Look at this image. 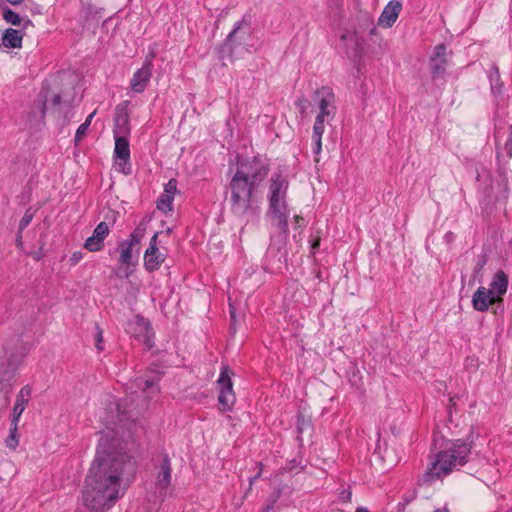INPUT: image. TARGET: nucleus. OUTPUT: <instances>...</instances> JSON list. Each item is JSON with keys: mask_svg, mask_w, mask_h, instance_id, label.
Segmentation results:
<instances>
[{"mask_svg": "<svg viewBox=\"0 0 512 512\" xmlns=\"http://www.w3.org/2000/svg\"><path fill=\"white\" fill-rule=\"evenodd\" d=\"M50 90L49 88H46V87H42L38 97H39V111H40V114H41V118L44 119L45 118V114H46V103L48 101V94H49Z\"/></svg>", "mask_w": 512, "mask_h": 512, "instance_id": "28", "label": "nucleus"}, {"mask_svg": "<svg viewBox=\"0 0 512 512\" xmlns=\"http://www.w3.org/2000/svg\"><path fill=\"white\" fill-rule=\"evenodd\" d=\"M157 382L138 377L133 386L140 389L141 394H132L107 405L104 421L113 435L106 433L101 436L82 493L85 506L92 512H105L123 495L124 477L134 472L135 464L121 441L131 437L132 427L148 408L147 399L159 392Z\"/></svg>", "mask_w": 512, "mask_h": 512, "instance_id": "1", "label": "nucleus"}, {"mask_svg": "<svg viewBox=\"0 0 512 512\" xmlns=\"http://www.w3.org/2000/svg\"><path fill=\"white\" fill-rule=\"evenodd\" d=\"M446 46L444 44H439L434 48V54L431 57L430 61L434 62L440 59H446Z\"/></svg>", "mask_w": 512, "mask_h": 512, "instance_id": "29", "label": "nucleus"}, {"mask_svg": "<svg viewBox=\"0 0 512 512\" xmlns=\"http://www.w3.org/2000/svg\"><path fill=\"white\" fill-rule=\"evenodd\" d=\"M260 476H261V470L255 476L250 478V487L252 486L253 482H255L256 479H258Z\"/></svg>", "mask_w": 512, "mask_h": 512, "instance_id": "45", "label": "nucleus"}, {"mask_svg": "<svg viewBox=\"0 0 512 512\" xmlns=\"http://www.w3.org/2000/svg\"><path fill=\"white\" fill-rule=\"evenodd\" d=\"M434 512H450L448 509H436Z\"/></svg>", "mask_w": 512, "mask_h": 512, "instance_id": "51", "label": "nucleus"}, {"mask_svg": "<svg viewBox=\"0 0 512 512\" xmlns=\"http://www.w3.org/2000/svg\"><path fill=\"white\" fill-rule=\"evenodd\" d=\"M130 134V121L128 112L124 108H117L114 120V136H128Z\"/></svg>", "mask_w": 512, "mask_h": 512, "instance_id": "14", "label": "nucleus"}, {"mask_svg": "<svg viewBox=\"0 0 512 512\" xmlns=\"http://www.w3.org/2000/svg\"><path fill=\"white\" fill-rule=\"evenodd\" d=\"M508 287V277L504 271L499 270L493 277L492 282L490 283V288L488 289L491 294L497 298V301L501 296L504 295L507 291Z\"/></svg>", "mask_w": 512, "mask_h": 512, "instance_id": "15", "label": "nucleus"}, {"mask_svg": "<svg viewBox=\"0 0 512 512\" xmlns=\"http://www.w3.org/2000/svg\"><path fill=\"white\" fill-rule=\"evenodd\" d=\"M83 258V253L81 251H76L72 254L69 259L71 265H76Z\"/></svg>", "mask_w": 512, "mask_h": 512, "instance_id": "36", "label": "nucleus"}, {"mask_svg": "<svg viewBox=\"0 0 512 512\" xmlns=\"http://www.w3.org/2000/svg\"><path fill=\"white\" fill-rule=\"evenodd\" d=\"M173 197L169 194H163L157 201V208L164 213L172 210Z\"/></svg>", "mask_w": 512, "mask_h": 512, "instance_id": "27", "label": "nucleus"}, {"mask_svg": "<svg viewBox=\"0 0 512 512\" xmlns=\"http://www.w3.org/2000/svg\"><path fill=\"white\" fill-rule=\"evenodd\" d=\"M294 219H295V222H296V224H297L298 226H302V225H303V223H304V219H303L301 216H298V215H297V216H295V218H294Z\"/></svg>", "mask_w": 512, "mask_h": 512, "instance_id": "44", "label": "nucleus"}, {"mask_svg": "<svg viewBox=\"0 0 512 512\" xmlns=\"http://www.w3.org/2000/svg\"><path fill=\"white\" fill-rule=\"evenodd\" d=\"M156 468L155 486L159 494L165 496L172 479L171 462L167 454L163 456L161 463Z\"/></svg>", "mask_w": 512, "mask_h": 512, "instance_id": "8", "label": "nucleus"}, {"mask_svg": "<svg viewBox=\"0 0 512 512\" xmlns=\"http://www.w3.org/2000/svg\"><path fill=\"white\" fill-rule=\"evenodd\" d=\"M24 33L21 30L8 28L4 31L2 36V44L6 48H20Z\"/></svg>", "mask_w": 512, "mask_h": 512, "instance_id": "18", "label": "nucleus"}, {"mask_svg": "<svg viewBox=\"0 0 512 512\" xmlns=\"http://www.w3.org/2000/svg\"><path fill=\"white\" fill-rule=\"evenodd\" d=\"M163 261L164 256L158 251L146 250L144 255V267L147 271L152 272L158 270Z\"/></svg>", "mask_w": 512, "mask_h": 512, "instance_id": "21", "label": "nucleus"}, {"mask_svg": "<svg viewBox=\"0 0 512 512\" xmlns=\"http://www.w3.org/2000/svg\"><path fill=\"white\" fill-rule=\"evenodd\" d=\"M355 512H369V510L365 507H358Z\"/></svg>", "mask_w": 512, "mask_h": 512, "instance_id": "49", "label": "nucleus"}, {"mask_svg": "<svg viewBox=\"0 0 512 512\" xmlns=\"http://www.w3.org/2000/svg\"><path fill=\"white\" fill-rule=\"evenodd\" d=\"M324 120H321V119H315V123H314V126H313V135H312V139H313V152L314 154L316 155H319L321 150H322V135L325 131V124H324Z\"/></svg>", "mask_w": 512, "mask_h": 512, "instance_id": "22", "label": "nucleus"}, {"mask_svg": "<svg viewBox=\"0 0 512 512\" xmlns=\"http://www.w3.org/2000/svg\"><path fill=\"white\" fill-rule=\"evenodd\" d=\"M230 317H231V322L234 325L236 322V315H235V311L231 305H230Z\"/></svg>", "mask_w": 512, "mask_h": 512, "instance_id": "42", "label": "nucleus"}, {"mask_svg": "<svg viewBox=\"0 0 512 512\" xmlns=\"http://www.w3.org/2000/svg\"><path fill=\"white\" fill-rule=\"evenodd\" d=\"M165 194H169L172 197L177 192V181L175 179H170L164 188Z\"/></svg>", "mask_w": 512, "mask_h": 512, "instance_id": "32", "label": "nucleus"}, {"mask_svg": "<svg viewBox=\"0 0 512 512\" xmlns=\"http://www.w3.org/2000/svg\"><path fill=\"white\" fill-rule=\"evenodd\" d=\"M278 214V218H279V225L281 227V229L286 232L287 231V227H288V223H287V219L286 217L280 212V213H277Z\"/></svg>", "mask_w": 512, "mask_h": 512, "instance_id": "37", "label": "nucleus"}, {"mask_svg": "<svg viewBox=\"0 0 512 512\" xmlns=\"http://www.w3.org/2000/svg\"><path fill=\"white\" fill-rule=\"evenodd\" d=\"M31 393H32L31 387H29L28 385L24 386L18 393L15 403L26 408L28 401L31 397Z\"/></svg>", "mask_w": 512, "mask_h": 512, "instance_id": "26", "label": "nucleus"}, {"mask_svg": "<svg viewBox=\"0 0 512 512\" xmlns=\"http://www.w3.org/2000/svg\"><path fill=\"white\" fill-rule=\"evenodd\" d=\"M279 498V494H277L274 499L272 500V502L268 505H266L261 512H273L274 510V504L275 502L278 500Z\"/></svg>", "mask_w": 512, "mask_h": 512, "instance_id": "39", "label": "nucleus"}, {"mask_svg": "<svg viewBox=\"0 0 512 512\" xmlns=\"http://www.w3.org/2000/svg\"><path fill=\"white\" fill-rule=\"evenodd\" d=\"M109 226L106 222H100L94 229L92 236L88 237L84 247L91 252H97L102 249L104 240L109 234Z\"/></svg>", "mask_w": 512, "mask_h": 512, "instance_id": "10", "label": "nucleus"}, {"mask_svg": "<svg viewBox=\"0 0 512 512\" xmlns=\"http://www.w3.org/2000/svg\"><path fill=\"white\" fill-rule=\"evenodd\" d=\"M6 1L13 6L19 5L23 2V0H6Z\"/></svg>", "mask_w": 512, "mask_h": 512, "instance_id": "48", "label": "nucleus"}, {"mask_svg": "<svg viewBox=\"0 0 512 512\" xmlns=\"http://www.w3.org/2000/svg\"><path fill=\"white\" fill-rule=\"evenodd\" d=\"M240 25H237L227 36L225 42L221 47V52L227 53L230 57L233 56L235 48L241 44L240 37H238Z\"/></svg>", "mask_w": 512, "mask_h": 512, "instance_id": "20", "label": "nucleus"}, {"mask_svg": "<svg viewBox=\"0 0 512 512\" xmlns=\"http://www.w3.org/2000/svg\"><path fill=\"white\" fill-rule=\"evenodd\" d=\"M25 407L18 405L15 403L12 413V419H11V428L9 436L6 438L5 443L6 446L10 449H16V447L19 444L17 430H18V421L24 412Z\"/></svg>", "mask_w": 512, "mask_h": 512, "instance_id": "13", "label": "nucleus"}, {"mask_svg": "<svg viewBox=\"0 0 512 512\" xmlns=\"http://www.w3.org/2000/svg\"><path fill=\"white\" fill-rule=\"evenodd\" d=\"M497 302L491 292L485 287H479L473 294L472 305L476 311L485 312L488 310L489 305Z\"/></svg>", "mask_w": 512, "mask_h": 512, "instance_id": "12", "label": "nucleus"}, {"mask_svg": "<svg viewBox=\"0 0 512 512\" xmlns=\"http://www.w3.org/2000/svg\"><path fill=\"white\" fill-rule=\"evenodd\" d=\"M504 149H505L506 155L509 158H512V123H511V126L509 128V135H508V138H507V140L505 142Z\"/></svg>", "mask_w": 512, "mask_h": 512, "instance_id": "34", "label": "nucleus"}, {"mask_svg": "<svg viewBox=\"0 0 512 512\" xmlns=\"http://www.w3.org/2000/svg\"><path fill=\"white\" fill-rule=\"evenodd\" d=\"M68 120H67V116H64V123H67Z\"/></svg>", "mask_w": 512, "mask_h": 512, "instance_id": "53", "label": "nucleus"}, {"mask_svg": "<svg viewBox=\"0 0 512 512\" xmlns=\"http://www.w3.org/2000/svg\"><path fill=\"white\" fill-rule=\"evenodd\" d=\"M146 232V227L143 223L139 224L134 231L130 234L129 239L123 242L131 243V246H135L140 243Z\"/></svg>", "mask_w": 512, "mask_h": 512, "instance_id": "23", "label": "nucleus"}, {"mask_svg": "<svg viewBox=\"0 0 512 512\" xmlns=\"http://www.w3.org/2000/svg\"><path fill=\"white\" fill-rule=\"evenodd\" d=\"M103 341V331L101 328L96 325V348L98 351H102L103 347L101 346V343Z\"/></svg>", "mask_w": 512, "mask_h": 512, "instance_id": "35", "label": "nucleus"}, {"mask_svg": "<svg viewBox=\"0 0 512 512\" xmlns=\"http://www.w3.org/2000/svg\"><path fill=\"white\" fill-rule=\"evenodd\" d=\"M471 444L464 440H456L452 446L440 451L434 462L423 475L424 482H432L442 474L450 473L457 466H463L468 461Z\"/></svg>", "mask_w": 512, "mask_h": 512, "instance_id": "3", "label": "nucleus"}, {"mask_svg": "<svg viewBox=\"0 0 512 512\" xmlns=\"http://www.w3.org/2000/svg\"><path fill=\"white\" fill-rule=\"evenodd\" d=\"M132 248H133V246H131V243L122 241L119 244V250H120L119 262L123 265H126V268L123 270V273H121L120 271L117 272V275L119 277L128 278L132 273V271L129 270V265L132 262Z\"/></svg>", "mask_w": 512, "mask_h": 512, "instance_id": "16", "label": "nucleus"}, {"mask_svg": "<svg viewBox=\"0 0 512 512\" xmlns=\"http://www.w3.org/2000/svg\"><path fill=\"white\" fill-rule=\"evenodd\" d=\"M268 166L259 157L237 163L236 172L229 183V203L234 215L242 217L254 213V193L265 180Z\"/></svg>", "mask_w": 512, "mask_h": 512, "instance_id": "2", "label": "nucleus"}, {"mask_svg": "<svg viewBox=\"0 0 512 512\" xmlns=\"http://www.w3.org/2000/svg\"><path fill=\"white\" fill-rule=\"evenodd\" d=\"M313 99L317 101L319 108H335L334 93L330 87L323 86L317 89Z\"/></svg>", "mask_w": 512, "mask_h": 512, "instance_id": "17", "label": "nucleus"}, {"mask_svg": "<svg viewBox=\"0 0 512 512\" xmlns=\"http://www.w3.org/2000/svg\"><path fill=\"white\" fill-rule=\"evenodd\" d=\"M2 16L6 22H8L14 26H19L22 22V19L19 16V14L14 12L12 9H10L8 7H5L3 9Z\"/></svg>", "mask_w": 512, "mask_h": 512, "instance_id": "25", "label": "nucleus"}, {"mask_svg": "<svg viewBox=\"0 0 512 512\" xmlns=\"http://www.w3.org/2000/svg\"><path fill=\"white\" fill-rule=\"evenodd\" d=\"M158 232H156L150 240V244L147 250L158 251L157 247Z\"/></svg>", "mask_w": 512, "mask_h": 512, "instance_id": "38", "label": "nucleus"}, {"mask_svg": "<svg viewBox=\"0 0 512 512\" xmlns=\"http://www.w3.org/2000/svg\"><path fill=\"white\" fill-rule=\"evenodd\" d=\"M28 25H31V26L33 25L32 21L30 19H26L24 21V28H26Z\"/></svg>", "mask_w": 512, "mask_h": 512, "instance_id": "50", "label": "nucleus"}, {"mask_svg": "<svg viewBox=\"0 0 512 512\" xmlns=\"http://www.w3.org/2000/svg\"><path fill=\"white\" fill-rule=\"evenodd\" d=\"M246 36H247V32L243 31V40L246 38Z\"/></svg>", "mask_w": 512, "mask_h": 512, "instance_id": "52", "label": "nucleus"}, {"mask_svg": "<svg viewBox=\"0 0 512 512\" xmlns=\"http://www.w3.org/2000/svg\"><path fill=\"white\" fill-rule=\"evenodd\" d=\"M152 58L153 54L148 56L145 59L143 66L134 73L131 79V89L136 93H142L145 90L148 82L150 81L153 67Z\"/></svg>", "mask_w": 512, "mask_h": 512, "instance_id": "7", "label": "nucleus"}, {"mask_svg": "<svg viewBox=\"0 0 512 512\" xmlns=\"http://www.w3.org/2000/svg\"><path fill=\"white\" fill-rule=\"evenodd\" d=\"M260 476H261V470L255 476L250 478V487L252 486L253 482H255L256 479H258Z\"/></svg>", "mask_w": 512, "mask_h": 512, "instance_id": "47", "label": "nucleus"}, {"mask_svg": "<svg viewBox=\"0 0 512 512\" xmlns=\"http://www.w3.org/2000/svg\"><path fill=\"white\" fill-rule=\"evenodd\" d=\"M402 9L401 2L391 0L384 8L381 16L379 17L378 24L384 28H390L396 22L399 13Z\"/></svg>", "mask_w": 512, "mask_h": 512, "instance_id": "11", "label": "nucleus"}, {"mask_svg": "<svg viewBox=\"0 0 512 512\" xmlns=\"http://www.w3.org/2000/svg\"><path fill=\"white\" fill-rule=\"evenodd\" d=\"M319 110L320 111L316 116V119H321L325 121V119L333 118L335 114V108H319Z\"/></svg>", "mask_w": 512, "mask_h": 512, "instance_id": "30", "label": "nucleus"}, {"mask_svg": "<svg viewBox=\"0 0 512 512\" xmlns=\"http://www.w3.org/2000/svg\"><path fill=\"white\" fill-rule=\"evenodd\" d=\"M115 149L114 157L115 163L120 167V171L126 175L130 174L131 169L129 165L130 147L127 136H114Z\"/></svg>", "mask_w": 512, "mask_h": 512, "instance_id": "6", "label": "nucleus"}, {"mask_svg": "<svg viewBox=\"0 0 512 512\" xmlns=\"http://www.w3.org/2000/svg\"><path fill=\"white\" fill-rule=\"evenodd\" d=\"M52 105L53 107H57L59 106V104L61 103V95L56 93L52 96Z\"/></svg>", "mask_w": 512, "mask_h": 512, "instance_id": "40", "label": "nucleus"}, {"mask_svg": "<svg viewBox=\"0 0 512 512\" xmlns=\"http://www.w3.org/2000/svg\"><path fill=\"white\" fill-rule=\"evenodd\" d=\"M447 66V59H440L431 62V73L434 79L444 76Z\"/></svg>", "mask_w": 512, "mask_h": 512, "instance_id": "24", "label": "nucleus"}, {"mask_svg": "<svg viewBox=\"0 0 512 512\" xmlns=\"http://www.w3.org/2000/svg\"><path fill=\"white\" fill-rule=\"evenodd\" d=\"M95 114H96V110L93 111L91 114H89V116L86 118V120L83 124H87V126H89L91 124V121H92L93 117L95 116Z\"/></svg>", "mask_w": 512, "mask_h": 512, "instance_id": "41", "label": "nucleus"}, {"mask_svg": "<svg viewBox=\"0 0 512 512\" xmlns=\"http://www.w3.org/2000/svg\"><path fill=\"white\" fill-rule=\"evenodd\" d=\"M32 219H33V214L30 213L29 210L26 211V213L24 214V216L20 220L19 231L21 232L23 229H25L30 224Z\"/></svg>", "mask_w": 512, "mask_h": 512, "instance_id": "33", "label": "nucleus"}, {"mask_svg": "<svg viewBox=\"0 0 512 512\" xmlns=\"http://www.w3.org/2000/svg\"><path fill=\"white\" fill-rule=\"evenodd\" d=\"M288 188V181L281 174H274L270 180V209L280 213V203L284 200Z\"/></svg>", "mask_w": 512, "mask_h": 512, "instance_id": "5", "label": "nucleus"}, {"mask_svg": "<svg viewBox=\"0 0 512 512\" xmlns=\"http://www.w3.org/2000/svg\"><path fill=\"white\" fill-rule=\"evenodd\" d=\"M260 476H261V470L255 476L250 478V487L252 486L253 482H255L256 479H258Z\"/></svg>", "mask_w": 512, "mask_h": 512, "instance_id": "46", "label": "nucleus"}, {"mask_svg": "<svg viewBox=\"0 0 512 512\" xmlns=\"http://www.w3.org/2000/svg\"><path fill=\"white\" fill-rule=\"evenodd\" d=\"M150 322L140 315H136L127 324L126 331L136 339H143L144 342H148L151 333Z\"/></svg>", "mask_w": 512, "mask_h": 512, "instance_id": "9", "label": "nucleus"}, {"mask_svg": "<svg viewBox=\"0 0 512 512\" xmlns=\"http://www.w3.org/2000/svg\"><path fill=\"white\" fill-rule=\"evenodd\" d=\"M231 371L227 365L222 366L217 386L219 390L218 402L223 411L231 410L236 401L231 380Z\"/></svg>", "mask_w": 512, "mask_h": 512, "instance_id": "4", "label": "nucleus"}, {"mask_svg": "<svg viewBox=\"0 0 512 512\" xmlns=\"http://www.w3.org/2000/svg\"><path fill=\"white\" fill-rule=\"evenodd\" d=\"M341 41L347 46V55L357 56L361 51V43L355 32L347 31L340 36Z\"/></svg>", "mask_w": 512, "mask_h": 512, "instance_id": "19", "label": "nucleus"}, {"mask_svg": "<svg viewBox=\"0 0 512 512\" xmlns=\"http://www.w3.org/2000/svg\"><path fill=\"white\" fill-rule=\"evenodd\" d=\"M88 127L89 126H87V124L83 123L78 127L74 138V142L76 145H78L82 141L83 137L86 135Z\"/></svg>", "mask_w": 512, "mask_h": 512, "instance_id": "31", "label": "nucleus"}, {"mask_svg": "<svg viewBox=\"0 0 512 512\" xmlns=\"http://www.w3.org/2000/svg\"><path fill=\"white\" fill-rule=\"evenodd\" d=\"M320 246V238H317L311 245L312 250H316Z\"/></svg>", "mask_w": 512, "mask_h": 512, "instance_id": "43", "label": "nucleus"}]
</instances>
